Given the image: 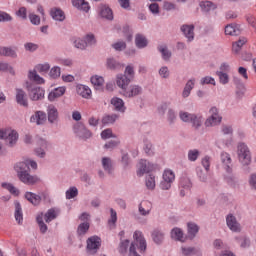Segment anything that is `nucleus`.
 <instances>
[{"instance_id": "obj_1", "label": "nucleus", "mask_w": 256, "mask_h": 256, "mask_svg": "<svg viewBox=\"0 0 256 256\" xmlns=\"http://www.w3.org/2000/svg\"><path fill=\"white\" fill-rule=\"evenodd\" d=\"M29 165L32 169H37V162L33 160H26L24 162H18L14 169L22 183L26 185H35L39 181L37 176H32L29 174Z\"/></svg>"}, {"instance_id": "obj_2", "label": "nucleus", "mask_w": 256, "mask_h": 256, "mask_svg": "<svg viewBox=\"0 0 256 256\" xmlns=\"http://www.w3.org/2000/svg\"><path fill=\"white\" fill-rule=\"evenodd\" d=\"M238 159L242 165L251 163V150L245 143H239L237 147Z\"/></svg>"}, {"instance_id": "obj_3", "label": "nucleus", "mask_w": 256, "mask_h": 256, "mask_svg": "<svg viewBox=\"0 0 256 256\" xmlns=\"http://www.w3.org/2000/svg\"><path fill=\"white\" fill-rule=\"evenodd\" d=\"M0 139H5L9 147H14V145H17V141L19 140V134L17 131L12 129H1Z\"/></svg>"}, {"instance_id": "obj_4", "label": "nucleus", "mask_w": 256, "mask_h": 256, "mask_svg": "<svg viewBox=\"0 0 256 256\" xmlns=\"http://www.w3.org/2000/svg\"><path fill=\"white\" fill-rule=\"evenodd\" d=\"M175 181V172L171 169H166L163 172L162 175V181L160 183V188L163 191H169L171 189V185H173V182Z\"/></svg>"}, {"instance_id": "obj_5", "label": "nucleus", "mask_w": 256, "mask_h": 256, "mask_svg": "<svg viewBox=\"0 0 256 256\" xmlns=\"http://www.w3.org/2000/svg\"><path fill=\"white\" fill-rule=\"evenodd\" d=\"M222 117L219 116V110L216 107H212L210 109V117H208L205 121L206 127H215V125H219L222 121Z\"/></svg>"}, {"instance_id": "obj_6", "label": "nucleus", "mask_w": 256, "mask_h": 256, "mask_svg": "<svg viewBox=\"0 0 256 256\" xmlns=\"http://www.w3.org/2000/svg\"><path fill=\"white\" fill-rule=\"evenodd\" d=\"M153 169H155L153 164L147 162V160H140L138 164L137 176L143 177L145 173H150V171H153Z\"/></svg>"}, {"instance_id": "obj_7", "label": "nucleus", "mask_w": 256, "mask_h": 256, "mask_svg": "<svg viewBox=\"0 0 256 256\" xmlns=\"http://www.w3.org/2000/svg\"><path fill=\"white\" fill-rule=\"evenodd\" d=\"M143 93V88L139 85H131L130 87H127L123 92L122 95L124 97H137V95H141Z\"/></svg>"}, {"instance_id": "obj_8", "label": "nucleus", "mask_w": 256, "mask_h": 256, "mask_svg": "<svg viewBox=\"0 0 256 256\" xmlns=\"http://www.w3.org/2000/svg\"><path fill=\"white\" fill-rule=\"evenodd\" d=\"M74 133L80 139H90L92 135L91 131H89V129H87L83 124H77L74 127Z\"/></svg>"}, {"instance_id": "obj_9", "label": "nucleus", "mask_w": 256, "mask_h": 256, "mask_svg": "<svg viewBox=\"0 0 256 256\" xmlns=\"http://www.w3.org/2000/svg\"><path fill=\"white\" fill-rule=\"evenodd\" d=\"M16 103L21 105V107H29V101L27 99V94L23 89H16Z\"/></svg>"}, {"instance_id": "obj_10", "label": "nucleus", "mask_w": 256, "mask_h": 256, "mask_svg": "<svg viewBox=\"0 0 256 256\" xmlns=\"http://www.w3.org/2000/svg\"><path fill=\"white\" fill-rule=\"evenodd\" d=\"M47 121V114L43 111H36L34 115L30 117V123H36V125H43Z\"/></svg>"}, {"instance_id": "obj_11", "label": "nucleus", "mask_w": 256, "mask_h": 256, "mask_svg": "<svg viewBox=\"0 0 256 256\" xmlns=\"http://www.w3.org/2000/svg\"><path fill=\"white\" fill-rule=\"evenodd\" d=\"M98 13L102 19H107L108 21H113V10L107 5H100L98 8Z\"/></svg>"}, {"instance_id": "obj_12", "label": "nucleus", "mask_w": 256, "mask_h": 256, "mask_svg": "<svg viewBox=\"0 0 256 256\" xmlns=\"http://www.w3.org/2000/svg\"><path fill=\"white\" fill-rule=\"evenodd\" d=\"M129 83H131V78H128L123 74H118L116 76V85L122 89V93L127 87H129Z\"/></svg>"}, {"instance_id": "obj_13", "label": "nucleus", "mask_w": 256, "mask_h": 256, "mask_svg": "<svg viewBox=\"0 0 256 256\" xmlns=\"http://www.w3.org/2000/svg\"><path fill=\"white\" fill-rule=\"evenodd\" d=\"M226 223L230 229V231H234L235 233L241 231V226L237 222V218L233 216L232 214H229L226 217Z\"/></svg>"}, {"instance_id": "obj_14", "label": "nucleus", "mask_w": 256, "mask_h": 256, "mask_svg": "<svg viewBox=\"0 0 256 256\" xmlns=\"http://www.w3.org/2000/svg\"><path fill=\"white\" fill-rule=\"evenodd\" d=\"M99 247H101V238L93 236L87 240L88 251H96Z\"/></svg>"}, {"instance_id": "obj_15", "label": "nucleus", "mask_w": 256, "mask_h": 256, "mask_svg": "<svg viewBox=\"0 0 256 256\" xmlns=\"http://www.w3.org/2000/svg\"><path fill=\"white\" fill-rule=\"evenodd\" d=\"M29 95L32 101H40L45 97V90L41 87H36L30 91Z\"/></svg>"}, {"instance_id": "obj_16", "label": "nucleus", "mask_w": 256, "mask_h": 256, "mask_svg": "<svg viewBox=\"0 0 256 256\" xmlns=\"http://www.w3.org/2000/svg\"><path fill=\"white\" fill-rule=\"evenodd\" d=\"M182 33L185 35L188 41H193L195 39V26L193 25H183L181 27Z\"/></svg>"}, {"instance_id": "obj_17", "label": "nucleus", "mask_w": 256, "mask_h": 256, "mask_svg": "<svg viewBox=\"0 0 256 256\" xmlns=\"http://www.w3.org/2000/svg\"><path fill=\"white\" fill-rule=\"evenodd\" d=\"M151 209H153V204H151V202L147 200L140 203L138 208L140 215H142L143 217H147V215L151 213Z\"/></svg>"}, {"instance_id": "obj_18", "label": "nucleus", "mask_w": 256, "mask_h": 256, "mask_svg": "<svg viewBox=\"0 0 256 256\" xmlns=\"http://www.w3.org/2000/svg\"><path fill=\"white\" fill-rule=\"evenodd\" d=\"M77 93L78 95H80V97H83V99H91V95H92L91 88H89L86 85L79 84L77 86Z\"/></svg>"}, {"instance_id": "obj_19", "label": "nucleus", "mask_w": 256, "mask_h": 256, "mask_svg": "<svg viewBox=\"0 0 256 256\" xmlns=\"http://www.w3.org/2000/svg\"><path fill=\"white\" fill-rule=\"evenodd\" d=\"M47 113H48V121L50 123H55V121L59 119V111H57V108L54 105L48 106Z\"/></svg>"}, {"instance_id": "obj_20", "label": "nucleus", "mask_w": 256, "mask_h": 256, "mask_svg": "<svg viewBox=\"0 0 256 256\" xmlns=\"http://www.w3.org/2000/svg\"><path fill=\"white\" fill-rule=\"evenodd\" d=\"M72 5L76 7V9L84 11L85 13H88L89 9H91V6H89V2L85 0H72Z\"/></svg>"}, {"instance_id": "obj_21", "label": "nucleus", "mask_w": 256, "mask_h": 256, "mask_svg": "<svg viewBox=\"0 0 256 256\" xmlns=\"http://www.w3.org/2000/svg\"><path fill=\"white\" fill-rule=\"evenodd\" d=\"M111 105L115 108L116 111L120 113H125V102L119 97H114L111 99Z\"/></svg>"}, {"instance_id": "obj_22", "label": "nucleus", "mask_w": 256, "mask_h": 256, "mask_svg": "<svg viewBox=\"0 0 256 256\" xmlns=\"http://www.w3.org/2000/svg\"><path fill=\"white\" fill-rule=\"evenodd\" d=\"M66 88L58 87L49 93L48 99L49 101H55V99H59V97H63L65 95Z\"/></svg>"}, {"instance_id": "obj_23", "label": "nucleus", "mask_w": 256, "mask_h": 256, "mask_svg": "<svg viewBox=\"0 0 256 256\" xmlns=\"http://www.w3.org/2000/svg\"><path fill=\"white\" fill-rule=\"evenodd\" d=\"M14 205H15V212H14L15 220L17 221L18 225H21V223H23V209L21 208V204L18 201L14 202Z\"/></svg>"}, {"instance_id": "obj_24", "label": "nucleus", "mask_w": 256, "mask_h": 256, "mask_svg": "<svg viewBox=\"0 0 256 256\" xmlns=\"http://www.w3.org/2000/svg\"><path fill=\"white\" fill-rule=\"evenodd\" d=\"M28 79L34 83H37V85H43V83H45V79L39 76L35 70H30L28 72Z\"/></svg>"}, {"instance_id": "obj_25", "label": "nucleus", "mask_w": 256, "mask_h": 256, "mask_svg": "<svg viewBox=\"0 0 256 256\" xmlns=\"http://www.w3.org/2000/svg\"><path fill=\"white\" fill-rule=\"evenodd\" d=\"M50 15L55 21H65V12L59 8H53Z\"/></svg>"}, {"instance_id": "obj_26", "label": "nucleus", "mask_w": 256, "mask_h": 256, "mask_svg": "<svg viewBox=\"0 0 256 256\" xmlns=\"http://www.w3.org/2000/svg\"><path fill=\"white\" fill-rule=\"evenodd\" d=\"M172 239L175 241H181V243H185V236L183 235V230L180 228H173L171 231Z\"/></svg>"}, {"instance_id": "obj_27", "label": "nucleus", "mask_w": 256, "mask_h": 256, "mask_svg": "<svg viewBox=\"0 0 256 256\" xmlns=\"http://www.w3.org/2000/svg\"><path fill=\"white\" fill-rule=\"evenodd\" d=\"M221 161L227 171V173H231V156L227 152H223L221 154Z\"/></svg>"}, {"instance_id": "obj_28", "label": "nucleus", "mask_w": 256, "mask_h": 256, "mask_svg": "<svg viewBox=\"0 0 256 256\" xmlns=\"http://www.w3.org/2000/svg\"><path fill=\"white\" fill-rule=\"evenodd\" d=\"M194 87H195V79H190L184 87V90L182 92V97H184V99H186V97H189Z\"/></svg>"}, {"instance_id": "obj_29", "label": "nucleus", "mask_w": 256, "mask_h": 256, "mask_svg": "<svg viewBox=\"0 0 256 256\" xmlns=\"http://www.w3.org/2000/svg\"><path fill=\"white\" fill-rule=\"evenodd\" d=\"M25 198L27 199V201L32 203V205H39L41 203V196L33 192H27L25 194Z\"/></svg>"}, {"instance_id": "obj_30", "label": "nucleus", "mask_w": 256, "mask_h": 256, "mask_svg": "<svg viewBox=\"0 0 256 256\" xmlns=\"http://www.w3.org/2000/svg\"><path fill=\"white\" fill-rule=\"evenodd\" d=\"M245 43H247V38L242 37L240 38L238 41L234 42L232 44V51L233 53H239V51H241V49L243 48V45H245Z\"/></svg>"}, {"instance_id": "obj_31", "label": "nucleus", "mask_w": 256, "mask_h": 256, "mask_svg": "<svg viewBox=\"0 0 256 256\" xmlns=\"http://www.w3.org/2000/svg\"><path fill=\"white\" fill-rule=\"evenodd\" d=\"M0 55H3L4 57H12L15 59V57H17V52H15L13 48L0 47Z\"/></svg>"}, {"instance_id": "obj_32", "label": "nucleus", "mask_w": 256, "mask_h": 256, "mask_svg": "<svg viewBox=\"0 0 256 256\" xmlns=\"http://www.w3.org/2000/svg\"><path fill=\"white\" fill-rule=\"evenodd\" d=\"M199 233V226L193 222L188 223V237L194 239L195 235Z\"/></svg>"}, {"instance_id": "obj_33", "label": "nucleus", "mask_w": 256, "mask_h": 256, "mask_svg": "<svg viewBox=\"0 0 256 256\" xmlns=\"http://www.w3.org/2000/svg\"><path fill=\"white\" fill-rule=\"evenodd\" d=\"M190 123L193 129H199L203 125V116L194 114Z\"/></svg>"}, {"instance_id": "obj_34", "label": "nucleus", "mask_w": 256, "mask_h": 256, "mask_svg": "<svg viewBox=\"0 0 256 256\" xmlns=\"http://www.w3.org/2000/svg\"><path fill=\"white\" fill-rule=\"evenodd\" d=\"M240 30L237 24H228L225 27V34L226 35H239Z\"/></svg>"}, {"instance_id": "obj_35", "label": "nucleus", "mask_w": 256, "mask_h": 256, "mask_svg": "<svg viewBox=\"0 0 256 256\" xmlns=\"http://www.w3.org/2000/svg\"><path fill=\"white\" fill-rule=\"evenodd\" d=\"M91 83L95 87V89H101V87H103V85L105 84V79H103V77L101 76L95 75L91 77Z\"/></svg>"}, {"instance_id": "obj_36", "label": "nucleus", "mask_w": 256, "mask_h": 256, "mask_svg": "<svg viewBox=\"0 0 256 256\" xmlns=\"http://www.w3.org/2000/svg\"><path fill=\"white\" fill-rule=\"evenodd\" d=\"M200 7H201L202 11H205L207 13L209 11H215L217 4H214L211 1H202V2H200Z\"/></svg>"}, {"instance_id": "obj_37", "label": "nucleus", "mask_w": 256, "mask_h": 256, "mask_svg": "<svg viewBox=\"0 0 256 256\" xmlns=\"http://www.w3.org/2000/svg\"><path fill=\"white\" fill-rule=\"evenodd\" d=\"M135 43L138 49H143V47H147V38H145L143 35L137 34Z\"/></svg>"}, {"instance_id": "obj_38", "label": "nucleus", "mask_w": 256, "mask_h": 256, "mask_svg": "<svg viewBox=\"0 0 256 256\" xmlns=\"http://www.w3.org/2000/svg\"><path fill=\"white\" fill-rule=\"evenodd\" d=\"M57 215H59V211L55 209L48 210L47 213L45 214L46 223H51L53 219H57Z\"/></svg>"}, {"instance_id": "obj_39", "label": "nucleus", "mask_w": 256, "mask_h": 256, "mask_svg": "<svg viewBox=\"0 0 256 256\" xmlns=\"http://www.w3.org/2000/svg\"><path fill=\"white\" fill-rule=\"evenodd\" d=\"M102 167L107 173H111L113 171V164L111 162V158L104 157L102 158Z\"/></svg>"}, {"instance_id": "obj_40", "label": "nucleus", "mask_w": 256, "mask_h": 256, "mask_svg": "<svg viewBox=\"0 0 256 256\" xmlns=\"http://www.w3.org/2000/svg\"><path fill=\"white\" fill-rule=\"evenodd\" d=\"M194 115L195 114H191V113L185 112V111L179 112V117H180L181 121H183L184 123H191Z\"/></svg>"}, {"instance_id": "obj_41", "label": "nucleus", "mask_w": 256, "mask_h": 256, "mask_svg": "<svg viewBox=\"0 0 256 256\" xmlns=\"http://www.w3.org/2000/svg\"><path fill=\"white\" fill-rule=\"evenodd\" d=\"M152 239L154 242L157 243V245H159L160 243H163V239H164L163 232L159 230H154L152 233Z\"/></svg>"}, {"instance_id": "obj_42", "label": "nucleus", "mask_w": 256, "mask_h": 256, "mask_svg": "<svg viewBox=\"0 0 256 256\" xmlns=\"http://www.w3.org/2000/svg\"><path fill=\"white\" fill-rule=\"evenodd\" d=\"M50 69L51 65H49V63L37 64L34 67V70L38 73H48Z\"/></svg>"}, {"instance_id": "obj_43", "label": "nucleus", "mask_w": 256, "mask_h": 256, "mask_svg": "<svg viewBox=\"0 0 256 256\" xmlns=\"http://www.w3.org/2000/svg\"><path fill=\"white\" fill-rule=\"evenodd\" d=\"M146 187L147 189H149L150 191H153V189H155V176H153V174H149L148 176H146Z\"/></svg>"}, {"instance_id": "obj_44", "label": "nucleus", "mask_w": 256, "mask_h": 256, "mask_svg": "<svg viewBox=\"0 0 256 256\" xmlns=\"http://www.w3.org/2000/svg\"><path fill=\"white\" fill-rule=\"evenodd\" d=\"M117 121V115L112 114V115H106L102 118V123L103 125H111Z\"/></svg>"}, {"instance_id": "obj_45", "label": "nucleus", "mask_w": 256, "mask_h": 256, "mask_svg": "<svg viewBox=\"0 0 256 256\" xmlns=\"http://www.w3.org/2000/svg\"><path fill=\"white\" fill-rule=\"evenodd\" d=\"M110 219L108 220V225L110 227V229H114L115 224L117 223V212L113 209H110Z\"/></svg>"}, {"instance_id": "obj_46", "label": "nucleus", "mask_w": 256, "mask_h": 256, "mask_svg": "<svg viewBox=\"0 0 256 256\" xmlns=\"http://www.w3.org/2000/svg\"><path fill=\"white\" fill-rule=\"evenodd\" d=\"M2 187L3 189H7V191H9V193H11L12 195H15V196L19 195V189H17L12 184L2 183Z\"/></svg>"}, {"instance_id": "obj_47", "label": "nucleus", "mask_w": 256, "mask_h": 256, "mask_svg": "<svg viewBox=\"0 0 256 256\" xmlns=\"http://www.w3.org/2000/svg\"><path fill=\"white\" fill-rule=\"evenodd\" d=\"M216 75L219 77V81L222 85H227V83H229V74L217 71Z\"/></svg>"}, {"instance_id": "obj_48", "label": "nucleus", "mask_w": 256, "mask_h": 256, "mask_svg": "<svg viewBox=\"0 0 256 256\" xmlns=\"http://www.w3.org/2000/svg\"><path fill=\"white\" fill-rule=\"evenodd\" d=\"M181 251L183 256H192L196 255L197 253V249H195L194 247H182Z\"/></svg>"}, {"instance_id": "obj_49", "label": "nucleus", "mask_w": 256, "mask_h": 256, "mask_svg": "<svg viewBox=\"0 0 256 256\" xmlns=\"http://www.w3.org/2000/svg\"><path fill=\"white\" fill-rule=\"evenodd\" d=\"M197 176L199 177L200 181L203 183H207V177H209V171L203 172L201 168H197Z\"/></svg>"}, {"instance_id": "obj_50", "label": "nucleus", "mask_w": 256, "mask_h": 256, "mask_svg": "<svg viewBox=\"0 0 256 256\" xmlns=\"http://www.w3.org/2000/svg\"><path fill=\"white\" fill-rule=\"evenodd\" d=\"M199 155H201V152H199V150H189L188 159L192 162L197 161V159H199Z\"/></svg>"}, {"instance_id": "obj_51", "label": "nucleus", "mask_w": 256, "mask_h": 256, "mask_svg": "<svg viewBox=\"0 0 256 256\" xmlns=\"http://www.w3.org/2000/svg\"><path fill=\"white\" fill-rule=\"evenodd\" d=\"M89 231V222H83L78 226V235H85Z\"/></svg>"}, {"instance_id": "obj_52", "label": "nucleus", "mask_w": 256, "mask_h": 256, "mask_svg": "<svg viewBox=\"0 0 256 256\" xmlns=\"http://www.w3.org/2000/svg\"><path fill=\"white\" fill-rule=\"evenodd\" d=\"M124 75L127 76L130 81H133V77H135V69L133 66L128 65L125 69Z\"/></svg>"}, {"instance_id": "obj_53", "label": "nucleus", "mask_w": 256, "mask_h": 256, "mask_svg": "<svg viewBox=\"0 0 256 256\" xmlns=\"http://www.w3.org/2000/svg\"><path fill=\"white\" fill-rule=\"evenodd\" d=\"M50 77H52V79H58V77H61V68L59 66L51 68Z\"/></svg>"}, {"instance_id": "obj_54", "label": "nucleus", "mask_w": 256, "mask_h": 256, "mask_svg": "<svg viewBox=\"0 0 256 256\" xmlns=\"http://www.w3.org/2000/svg\"><path fill=\"white\" fill-rule=\"evenodd\" d=\"M160 53L162 54L163 59L167 61L171 57V53L167 49V46H159L158 47Z\"/></svg>"}, {"instance_id": "obj_55", "label": "nucleus", "mask_w": 256, "mask_h": 256, "mask_svg": "<svg viewBox=\"0 0 256 256\" xmlns=\"http://www.w3.org/2000/svg\"><path fill=\"white\" fill-rule=\"evenodd\" d=\"M78 193L79 192H78L77 188L72 187L66 192V199H74V197H77Z\"/></svg>"}, {"instance_id": "obj_56", "label": "nucleus", "mask_w": 256, "mask_h": 256, "mask_svg": "<svg viewBox=\"0 0 256 256\" xmlns=\"http://www.w3.org/2000/svg\"><path fill=\"white\" fill-rule=\"evenodd\" d=\"M74 46L76 49H85L87 47V41L78 38L74 41Z\"/></svg>"}, {"instance_id": "obj_57", "label": "nucleus", "mask_w": 256, "mask_h": 256, "mask_svg": "<svg viewBox=\"0 0 256 256\" xmlns=\"http://www.w3.org/2000/svg\"><path fill=\"white\" fill-rule=\"evenodd\" d=\"M129 240H123L120 242L119 245V252L120 253H127V249H129Z\"/></svg>"}, {"instance_id": "obj_58", "label": "nucleus", "mask_w": 256, "mask_h": 256, "mask_svg": "<svg viewBox=\"0 0 256 256\" xmlns=\"http://www.w3.org/2000/svg\"><path fill=\"white\" fill-rule=\"evenodd\" d=\"M30 23L32 25H40L41 24V17L37 16L36 14H29Z\"/></svg>"}, {"instance_id": "obj_59", "label": "nucleus", "mask_w": 256, "mask_h": 256, "mask_svg": "<svg viewBox=\"0 0 256 256\" xmlns=\"http://www.w3.org/2000/svg\"><path fill=\"white\" fill-rule=\"evenodd\" d=\"M107 67H109V69H119V67H121V64H119V62L115 61L114 59H108Z\"/></svg>"}, {"instance_id": "obj_60", "label": "nucleus", "mask_w": 256, "mask_h": 256, "mask_svg": "<svg viewBox=\"0 0 256 256\" xmlns=\"http://www.w3.org/2000/svg\"><path fill=\"white\" fill-rule=\"evenodd\" d=\"M201 85H215V78L206 76L201 79Z\"/></svg>"}, {"instance_id": "obj_61", "label": "nucleus", "mask_w": 256, "mask_h": 256, "mask_svg": "<svg viewBox=\"0 0 256 256\" xmlns=\"http://www.w3.org/2000/svg\"><path fill=\"white\" fill-rule=\"evenodd\" d=\"M101 137L102 139H111V137H115V135L113 134V130L105 129L104 131H102Z\"/></svg>"}, {"instance_id": "obj_62", "label": "nucleus", "mask_w": 256, "mask_h": 256, "mask_svg": "<svg viewBox=\"0 0 256 256\" xmlns=\"http://www.w3.org/2000/svg\"><path fill=\"white\" fill-rule=\"evenodd\" d=\"M180 187H182V189H189L191 187V180H189V178H182L180 180Z\"/></svg>"}, {"instance_id": "obj_63", "label": "nucleus", "mask_w": 256, "mask_h": 256, "mask_svg": "<svg viewBox=\"0 0 256 256\" xmlns=\"http://www.w3.org/2000/svg\"><path fill=\"white\" fill-rule=\"evenodd\" d=\"M113 49H115L116 51H123V49H125L127 47V44L123 41L121 42H116L112 45Z\"/></svg>"}, {"instance_id": "obj_64", "label": "nucleus", "mask_w": 256, "mask_h": 256, "mask_svg": "<svg viewBox=\"0 0 256 256\" xmlns=\"http://www.w3.org/2000/svg\"><path fill=\"white\" fill-rule=\"evenodd\" d=\"M202 165H203L205 171H209V167H211V157L205 156L202 159Z\"/></svg>"}]
</instances>
